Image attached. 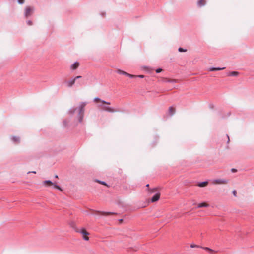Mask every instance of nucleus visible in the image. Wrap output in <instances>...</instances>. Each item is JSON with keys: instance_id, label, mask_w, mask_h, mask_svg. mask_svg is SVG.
<instances>
[{"instance_id": "obj_37", "label": "nucleus", "mask_w": 254, "mask_h": 254, "mask_svg": "<svg viewBox=\"0 0 254 254\" xmlns=\"http://www.w3.org/2000/svg\"><path fill=\"white\" fill-rule=\"evenodd\" d=\"M105 14V13H102V15L103 16Z\"/></svg>"}, {"instance_id": "obj_5", "label": "nucleus", "mask_w": 254, "mask_h": 254, "mask_svg": "<svg viewBox=\"0 0 254 254\" xmlns=\"http://www.w3.org/2000/svg\"><path fill=\"white\" fill-rule=\"evenodd\" d=\"M34 10V9L33 7L30 6H26L25 8V11L24 13V16L26 18L28 17L32 14Z\"/></svg>"}, {"instance_id": "obj_22", "label": "nucleus", "mask_w": 254, "mask_h": 254, "mask_svg": "<svg viewBox=\"0 0 254 254\" xmlns=\"http://www.w3.org/2000/svg\"><path fill=\"white\" fill-rule=\"evenodd\" d=\"M178 51L180 52H186L187 51V49H184L182 47H179L178 48Z\"/></svg>"}, {"instance_id": "obj_28", "label": "nucleus", "mask_w": 254, "mask_h": 254, "mask_svg": "<svg viewBox=\"0 0 254 254\" xmlns=\"http://www.w3.org/2000/svg\"><path fill=\"white\" fill-rule=\"evenodd\" d=\"M26 23H27V24L28 25H29V26H30V25H32V21H31V20H27V21H26Z\"/></svg>"}, {"instance_id": "obj_12", "label": "nucleus", "mask_w": 254, "mask_h": 254, "mask_svg": "<svg viewBox=\"0 0 254 254\" xmlns=\"http://www.w3.org/2000/svg\"><path fill=\"white\" fill-rule=\"evenodd\" d=\"M94 101H101L102 103H104V104H107V105H110V102H107V101H104V100H101V99L99 98V97H95L94 99Z\"/></svg>"}, {"instance_id": "obj_6", "label": "nucleus", "mask_w": 254, "mask_h": 254, "mask_svg": "<svg viewBox=\"0 0 254 254\" xmlns=\"http://www.w3.org/2000/svg\"><path fill=\"white\" fill-rule=\"evenodd\" d=\"M99 106L103 110L110 113H113L116 111V110L109 106H106L105 105H100Z\"/></svg>"}, {"instance_id": "obj_7", "label": "nucleus", "mask_w": 254, "mask_h": 254, "mask_svg": "<svg viewBox=\"0 0 254 254\" xmlns=\"http://www.w3.org/2000/svg\"><path fill=\"white\" fill-rule=\"evenodd\" d=\"M75 79L72 78L70 80L65 81V83L68 87H71L75 83Z\"/></svg>"}, {"instance_id": "obj_4", "label": "nucleus", "mask_w": 254, "mask_h": 254, "mask_svg": "<svg viewBox=\"0 0 254 254\" xmlns=\"http://www.w3.org/2000/svg\"><path fill=\"white\" fill-rule=\"evenodd\" d=\"M211 183L214 185L226 184L228 183V180L225 179H217L211 180Z\"/></svg>"}, {"instance_id": "obj_2", "label": "nucleus", "mask_w": 254, "mask_h": 254, "mask_svg": "<svg viewBox=\"0 0 254 254\" xmlns=\"http://www.w3.org/2000/svg\"><path fill=\"white\" fill-rule=\"evenodd\" d=\"M148 192L150 194H152L154 192H155V194L154 195V196L151 198V202H155L157 201H158L160 196V194L158 191L157 188H154L152 189H149L148 190Z\"/></svg>"}, {"instance_id": "obj_8", "label": "nucleus", "mask_w": 254, "mask_h": 254, "mask_svg": "<svg viewBox=\"0 0 254 254\" xmlns=\"http://www.w3.org/2000/svg\"><path fill=\"white\" fill-rule=\"evenodd\" d=\"M79 65V63L78 62H75L71 66L70 69L74 70L78 68Z\"/></svg>"}, {"instance_id": "obj_13", "label": "nucleus", "mask_w": 254, "mask_h": 254, "mask_svg": "<svg viewBox=\"0 0 254 254\" xmlns=\"http://www.w3.org/2000/svg\"><path fill=\"white\" fill-rule=\"evenodd\" d=\"M209 206V205L206 203L203 202L200 203L198 204L197 208H201V207H208Z\"/></svg>"}, {"instance_id": "obj_32", "label": "nucleus", "mask_w": 254, "mask_h": 254, "mask_svg": "<svg viewBox=\"0 0 254 254\" xmlns=\"http://www.w3.org/2000/svg\"><path fill=\"white\" fill-rule=\"evenodd\" d=\"M190 247L191 248H198V247H199V246H197V245H194V244H192L191 245Z\"/></svg>"}, {"instance_id": "obj_25", "label": "nucleus", "mask_w": 254, "mask_h": 254, "mask_svg": "<svg viewBox=\"0 0 254 254\" xmlns=\"http://www.w3.org/2000/svg\"><path fill=\"white\" fill-rule=\"evenodd\" d=\"M127 76L131 78H134V77H137V76L130 74L128 73V75H127Z\"/></svg>"}, {"instance_id": "obj_10", "label": "nucleus", "mask_w": 254, "mask_h": 254, "mask_svg": "<svg viewBox=\"0 0 254 254\" xmlns=\"http://www.w3.org/2000/svg\"><path fill=\"white\" fill-rule=\"evenodd\" d=\"M11 140L14 143H18L20 142V137H19L13 136L11 137Z\"/></svg>"}, {"instance_id": "obj_38", "label": "nucleus", "mask_w": 254, "mask_h": 254, "mask_svg": "<svg viewBox=\"0 0 254 254\" xmlns=\"http://www.w3.org/2000/svg\"><path fill=\"white\" fill-rule=\"evenodd\" d=\"M146 187H149V184H147V185H146Z\"/></svg>"}, {"instance_id": "obj_3", "label": "nucleus", "mask_w": 254, "mask_h": 254, "mask_svg": "<svg viewBox=\"0 0 254 254\" xmlns=\"http://www.w3.org/2000/svg\"><path fill=\"white\" fill-rule=\"evenodd\" d=\"M43 184L44 185H47L48 186H53V188L58 189L60 191H62V189L59 186L57 185L56 183L52 182L50 180H46L43 182Z\"/></svg>"}, {"instance_id": "obj_35", "label": "nucleus", "mask_w": 254, "mask_h": 254, "mask_svg": "<svg viewBox=\"0 0 254 254\" xmlns=\"http://www.w3.org/2000/svg\"><path fill=\"white\" fill-rule=\"evenodd\" d=\"M226 136H227V137L228 138L227 143H228L230 141L229 136L228 134H227Z\"/></svg>"}, {"instance_id": "obj_33", "label": "nucleus", "mask_w": 254, "mask_h": 254, "mask_svg": "<svg viewBox=\"0 0 254 254\" xmlns=\"http://www.w3.org/2000/svg\"><path fill=\"white\" fill-rule=\"evenodd\" d=\"M29 173H33V174H36V172L35 171H28L27 172V174H29Z\"/></svg>"}, {"instance_id": "obj_1", "label": "nucleus", "mask_w": 254, "mask_h": 254, "mask_svg": "<svg viewBox=\"0 0 254 254\" xmlns=\"http://www.w3.org/2000/svg\"><path fill=\"white\" fill-rule=\"evenodd\" d=\"M87 104V102H82L80 103L79 107L78 108L76 107H72L70 108L68 113L71 116H72L74 115L75 112H76V110L78 109V115H77V119L78 120V122L79 123H81L83 121V117H84V108L85 106Z\"/></svg>"}, {"instance_id": "obj_20", "label": "nucleus", "mask_w": 254, "mask_h": 254, "mask_svg": "<svg viewBox=\"0 0 254 254\" xmlns=\"http://www.w3.org/2000/svg\"><path fill=\"white\" fill-rule=\"evenodd\" d=\"M165 82H168V83H176L177 82V80L173 79H166L165 80Z\"/></svg>"}, {"instance_id": "obj_9", "label": "nucleus", "mask_w": 254, "mask_h": 254, "mask_svg": "<svg viewBox=\"0 0 254 254\" xmlns=\"http://www.w3.org/2000/svg\"><path fill=\"white\" fill-rule=\"evenodd\" d=\"M225 68V67H210L209 69V71H219L221 70H223Z\"/></svg>"}, {"instance_id": "obj_23", "label": "nucleus", "mask_w": 254, "mask_h": 254, "mask_svg": "<svg viewBox=\"0 0 254 254\" xmlns=\"http://www.w3.org/2000/svg\"><path fill=\"white\" fill-rule=\"evenodd\" d=\"M68 121H67L66 120H64V121H63V125L64 127H66L67 125H68Z\"/></svg>"}, {"instance_id": "obj_17", "label": "nucleus", "mask_w": 254, "mask_h": 254, "mask_svg": "<svg viewBox=\"0 0 254 254\" xmlns=\"http://www.w3.org/2000/svg\"><path fill=\"white\" fill-rule=\"evenodd\" d=\"M117 72L118 73V74H122V75H124L125 76H127V75H128V73L124 71H123L121 69H118L117 71Z\"/></svg>"}, {"instance_id": "obj_34", "label": "nucleus", "mask_w": 254, "mask_h": 254, "mask_svg": "<svg viewBox=\"0 0 254 254\" xmlns=\"http://www.w3.org/2000/svg\"><path fill=\"white\" fill-rule=\"evenodd\" d=\"M137 77L140 78H143L144 77V76L143 75H139L137 76Z\"/></svg>"}, {"instance_id": "obj_21", "label": "nucleus", "mask_w": 254, "mask_h": 254, "mask_svg": "<svg viewBox=\"0 0 254 254\" xmlns=\"http://www.w3.org/2000/svg\"><path fill=\"white\" fill-rule=\"evenodd\" d=\"M95 182H98V183H100L101 184H102V185H105V186H107L106 183L105 182H104V181H100V180H97V179L95 180Z\"/></svg>"}, {"instance_id": "obj_39", "label": "nucleus", "mask_w": 254, "mask_h": 254, "mask_svg": "<svg viewBox=\"0 0 254 254\" xmlns=\"http://www.w3.org/2000/svg\"><path fill=\"white\" fill-rule=\"evenodd\" d=\"M55 177H56V178H58V176H55Z\"/></svg>"}, {"instance_id": "obj_19", "label": "nucleus", "mask_w": 254, "mask_h": 254, "mask_svg": "<svg viewBox=\"0 0 254 254\" xmlns=\"http://www.w3.org/2000/svg\"><path fill=\"white\" fill-rule=\"evenodd\" d=\"M205 250L208 251L211 254H213L214 252L215 251L208 247H202Z\"/></svg>"}, {"instance_id": "obj_24", "label": "nucleus", "mask_w": 254, "mask_h": 254, "mask_svg": "<svg viewBox=\"0 0 254 254\" xmlns=\"http://www.w3.org/2000/svg\"><path fill=\"white\" fill-rule=\"evenodd\" d=\"M231 171L232 173H237L238 172V170H237L236 169H235V168L231 169Z\"/></svg>"}, {"instance_id": "obj_16", "label": "nucleus", "mask_w": 254, "mask_h": 254, "mask_svg": "<svg viewBox=\"0 0 254 254\" xmlns=\"http://www.w3.org/2000/svg\"><path fill=\"white\" fill-rule=\"evenodd\" d=\"M175 109L173 107L170 106L169 108V112L170 115L171 116L173 115L175 113Z\"/></svg>"}, {"instance_id": "obj_27", "label": "nucleus", "mask_w": 254, "mask_h": 254, "mask_svg": "<svg viewBox=\"0 0 254 254\" xmlns=\"http://www.w3.org/2000/svg\"><path fill=\"white\" fill-rule=\"evenodd\" d=\"M162 71V68H157V69L156 70V72L157 73H160Z\"/></svg>"}, {"instance_id": "obj_36", "label": "nucleus", "mask_w": 254, "mask_h": 254, "mask_svg": "<svg viewBox=\"0 0 254 254\" xmlns=\"http://www.w3.org/2000/svg\"><path fill=\"white\" fill-rule=\"evenodd\" d=\"M103 213L105 214H110L111 213V212H103Z\"/></svg>"}, {"instance_id": "obj_31", "label": "nucleus", "mask_w": 254, "mask_h": 254, "mask_svg": "<svg viewBox=\"0 0 254 254\" xmlns=\"http://www.w3.org/2000/svg\"><path fill=\"white\" fill-rule=\"evenodd\" d=\"M82 77L81 76H77L73 78V79H75V81H76L77 79L81 78Z\"/></svg>"}, {"instance_id": "obj_30", "label": "nucleus", "mask_w": 254, "mask_h": 254, "mask_svg": "<svg viewBox=\"0 0 254 254\" xmlns=\"http://www.w3.org/2000/svg\"><path fill=\"white\" fill-rule=\"evenodd\" d=\"M232 193L234 195V196L236 197L237 196V191L236 190H233L232 191Z\"/></svg>"}, {"instance_id": "obj_26", "label": "nucleus", "mask_w": 254, "mask_h": 254, "mask_svg": "<svg viewBox=\"0 0 254 254\" xmlns=\"http://www.w3.org/2000/svg\"><path fill=\"white\" fill-rule=\"evenodd\" d=\"M17 2L20 4H22L24 3V0H17Z\"/></svg>"}, {"instance_id": "obj_11", "label": "nucleus", "mask_w": 254, "mask_h": 254, "mask_svg": "<svg viewBox=\"0 0 254 254\" xmlns=\"http://www.w3.org/2000/svg\"><path fill=\"white\" fill-rule=\"evenodd\" d=\"M239 74V73L237 71H230L227 73V75L229 76H237Z\"/></svg>"}, {"instance_id": "obj_14", "label": "nucleus", "mask_w": 254, "mask_h": 254, "mask_svg": "<svg viewBox=\"0 0 254 254\" xmlns=\"http://www.w3.org/2000/svg\"><path fill=\"white\" fill-rule=\"evenodd\" d=\"M205 4V2L204 0H199L197 2V6L198 7H202L204 6Z\"/></svg>"}, {"instance_id": "obj_15", "label": "nucleus", "mask_w": 254, "mask_h": 254, "mask_svg": "<svg viewBox=\"0 0 254 254\" xmlns=\"http://www.w3.org/2000/svg\"><path fill=\"white\" fill-rule=\"evenodd\" d=\"M77 232L82 234L83 235H89V233L87 231H86L84 228H82L81 230H78Z\"/></svg>"}, {"instance_id": "obj_18", "label": "nucleus", "mask_w": 254, "mask_h": 254, "mask_svg": "<svg viewBox=\"0 0 254 254\" xmlns=\"http://www.w3.org/2000/svg\"><path fill=\"white\" fill-rule=\"evenodd\" d=\"M208 184V181H204L202 182H200L198 184V186L199 187H204L206 186Z\"/></svg>"}, {"instance_id": "obj_29", "label": "nucleus", "mask_w": 254, "mask_h": 254, "mask_svg": "<svg viewBox=\"0 0 254 254\" xmlns=\"http://www.w3.org/2000/svg\"><path fill=\"white\" fill-rule=\"evenodd\" d=\"M87 235H83V238L84 240L87 241L89 240V237L87 236Z\"/></svg>"}]
</instances>
